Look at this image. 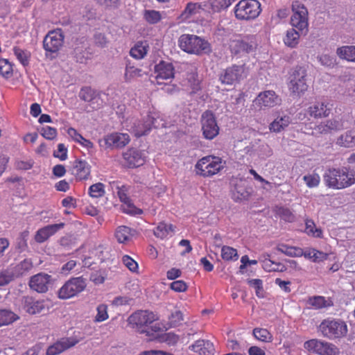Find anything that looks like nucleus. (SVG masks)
I'll use <instances>...</instances> for the list:
<instances>
[{"label": "nucleus", "mask_w": 355, "mask_h": 355, "mask_svg": "<svg viewBox=\"0 0 355 355\" xmlns=\"http://www.w3.org/2000/svg\"><path fill=\"white\" fill-rule=\"evenodd\" d=\"M326 185L334 189H343L355 184V166H343L328 169L324 175Z\"/></svg>", "instance_id": "1"}, {"label": "nucleus", "mask_w": 355, "mask_h": 355, "mask_svg": "<svg viewBox=\"0 0 355 355\" xmlns=\"http://www.w3.org/2000/svg\"><path fill=\"white\" fill-rule=\"evenodd\" d=\"M226 162L221 157L207 155L200 159L195 166L196 174L204 178L212 177L224 169Z\"/></svg>", "instance_id": "2"}, {"label": "nucleus", "mask_w": 355, "mask_h": 355, "mask_svg": "<svg viewBox=\"0 0 355 355\" xmlns=\"http://www.w3.org/2000/svg\"><path fill=\"white\" fill-rule=\"evenodd\" d=\"M178 46L183 51L199 55L210 51L209 43L205 39L191 34H183L178 39Z\"/></svg>", "instance_id": "3"}, {"label": "nucleus", "mask_w": 355, "mask_h": 355, "mask_svg": "<svg viewBox=\"0 0 355 355\" xmlns=\"http://www.w3.org/2000/svg\"><path fill=\"white\" fill-rule=\"evenodd\" d=\"M235 17L240 21H250L259 17L261 3L257 0H241L234 7Z\"/></svg>", "instance_id": "4"}, {"label": "nucleus", "mask_w": 355, "mask_h": 355, "mask_svg": "<svg viewBox=\"0 0 355 355\" xmlns=\"http://www.w3.org/2000/svg\"><path fill=\"white\" fill-rule=\"evenodd\" d=\"M318 329L322 335L329 339L341 338L347 333V325L340 319L324 320Z\"/></svg>", "instance_id": "5"}, {"label": "nucleus", "mask_w": 355, "mask_h": 355, "mask_svg": "<svg viewBox=\"0 0 355 355\" xmlns=\"http://www.w3.org/2000/svg\"><path fill=\"white\" fill-rule=\"evenodd\" d=\"M113 192H116L120 201L122 202L121 209L128 214L136 216L142 214V209L137 208L128 196L129 187L117 181L110 182Z\"/></svg>", "instance_id": "6"}, {"label": "nucleus", "mask_w": 355, "mask_h": 355, "mask_svg": "<svg viewBox=\"0 0 355 355\" xmlns=\"http://www.w3.org/2000/svg\"><path fill=\"white\" fill-rule=\"evenodd\" d=\"M87 286L86 279L82 277H73L67 281L58 291L61 300H68L77 296Z\"/></svg>", "instance_id": "7"}, {"label": "nucleus", "mask_w": 355, "mask_h": 355, "mask_svg": "<svg viewBox=\"0 0 355 355\" xmlns=\"http://www.w3.org/2000/svg\"><path fill=\"white\" fill-rule=\"evenodd\" d=\"M257 46V37L254 35L236 37L230 40V48L232 53L244 54L253 52Z\"/></svg>", "instance_id": "8"}, {"label": "nucleus", "mask_w": 355, "mask_h": 355, "mask_svg": "<svg viewBox=\"0 0 355 355\" xmlns=\"http://www.w3.org/2000/svg\"><path fill=\"white\" fill-rule=\"evenodd\" d=\"M306 71L302 67H296L289 77L288 89L293 94L300 96L308 89L306 84Z\"/></svg>", "instance_id": "9"}, {"label": "nucleus", "mask_w": 355, "mask_h": 355, "mask_svg": "<svg viewBox=\"0 0 355 355\" xmlns=\"http://www.w3.org/2000/svg\"><path fill=\"white\" fill-rule=\"evenodd\" d=\"M293 15L291 17L292 26L297 28L302 33L306 32L308 28V12L304 6L298 1L292 3Z\"/></svg>", "instance_id": "10"}, {"label": "nucleus", "mask_w": 355, "mask_h": 355, "mask_svg": "<svg viewBox=\"0 0 355 355\" xmlns=\"http://www.w3.org/2000/svg\"><path fill=\"white\" fill-rule=\"evenodd\" d=\"M304 347L308 352L319 355H338V349L334 345L318 339L306 341Z\"/></svg>", "instance_id": "11"}, {"label": "nucleus", "mask_w": 355, "mask_h": 355, "mask_svg": "<svg viewBox=\"0 0 355 355\" xmlns=\"http://www.w3.org/2000/svg\"><path fill=\"white\" fill-rule=\"evenodd\" d=\"M157 320V315L153 312L139 311L130 315L128 322L133 328H137L141 332L143 328L148 327Z\"/></svg>", "instance_id": "12"}, {"label": "nucleus", "mask_w": 355, "mask_h": 355, "mask_svg": "<svg viewBox=\"0 0 355 355\" xmlns=\"http://www.w3.org/2000/svg\"><path fill=\"white\" fill-rule=\"evenodd\" d=\"M247 75L248 71L244 65H233L221 73L220 80L223 84L234 85L246 78Z\"/></svg>", "instance_id": "13"}, {"label": "nucleus", "mask_w": 355, "mask_h": 355, "mask_svg": "<svg viewBox=\"0 0 355 355\" xmlns=\"http://www.w3.org/2000/svg\"><path fill=\"white\" fill-rule=\"evenodd\" d=\"M130 138L128 134L112 132L99 140V144L106 148H122L129 144Z\"/></svg>", "instance_id": "14"}, {"label": "nucleus", "mask_w": 355, "mask_h": 355, "mask_svg": "<svg viewBox=\"0 0 355 355\" xmlns=\"http://www.w3.org/2000/svg\"><path fill=\"white\" fill-rule=\"evenodd\" d=\"M83 339L80 333L68 338H63L50 345L46 352V355H58L66 349L73 347Z\"/></svg>", "instance_id": "15"}, {"label": "nucleus", "mask_w": 355, "mask_h": 355, "mask_svg": "<svg viewBox=\"0 0 355 355\" xmlns=\"http://www.w3.org/2000/svg\"><path fill=\"white\" fill-rule=\"evenodd\" d=\"M202 134L207 139H213L219 132L216 117L210 111H206L201 117Z\"/></svg>", "instance_id": "16"}, {"label": "nucleus", "mask_w": 355, "mask_h": 355, "mask_svg": "<svg viewBox=\"0 0 355 355\" xmlns=\"http://www.w3.org/2000/svg\"><path fill=\"white\" fill-rule=\"evenodd\" d=\"M121 164L127 168H133L144 165L146 156L144 151L136 148H128L122 154Z\"/></svg>", "instance_id": "17"}, {"label": "nucleus", "mask_w": 355, "mask_h": 355, "mask_svg": "<svg viewBox=\"0 0 355 355\" xmlns=\"http://www.w3.org/2000/svg\"><path fill=\"white\" fill-rule=\"evenodd\" d=\"M64 35L60 29L50 31L44 40V48L48 53H57L62 46Z\"/></svg>", "instance_id": "18"}, {"label": "nucleus", "mask_w": 355, "mask_h": 355, "mask_svg": "<svg viewBox=\"0 0 355 355\" xmlns=\"http://www.w3.org/2000/svg\"><path fill=\"white\" fill-rule=\"evenodd\" d=\"M159 117L156 113H150L144 117L142 121H139L132 127V132L136 137H141L147 134L153 127H157Z\"/></svg>", "instance_id": "19"}, {"label": "nucleus", "mask_w": 355, "mask_h": 355, "mask_svg": "<svg viewBox=\"0 0 355 355\" xmlns=\"http://www.w3.org/2000/svg\"><path fill=\"white\" fill-rule=\"evenodd\" d=\"M259 107H273L281 103L280 97L272 90H266L260 92L254 101Z\"/></svg>", "instance_id": "20"}, {"label": "nucleus", "mask_w": 355, "mask_h": 355, "mask_svg": "<svg viewBox=\"0 0 355 355\" xmlns=\"http://www.w3.org/2000/svg\"><path fill=\"white\" fill-rule=\"evenodd\" d=\"M51 280V275L40 272L31 277L29 281V286L37 293H46L49 289V285Z\"/></svg>", "instance_id": "21"}, {"label": "nucleus", "mask_w": 355, "mask_h": 355, "mask_svg": "<svg viewBox=\"0 0 355 355\" xmlns=\"http://www.w3.org/2000/svg\"><path fill=\"white\" fill-rule=\"evenodd\" d=\"M333 106L331 101L323 100L310 106L308 112L311 116L314 118L326 117L330 114Z\"/></svg>", "instance_id": "22"}, {"label": "nucleus", "mask_w": 355, "mask_h": 355, "mask_svg": "<svg viewBox=\"0 0 355 355\" xmlns=\"http://www.w3.org/2000/svg\"><path fill=\"white\" fill-rule=\"evenodd\" d=\"M157 83L162 84V80L171 79L174 77V68L171 63L161 61L155 67Z\"/></svg>", "instance_id": "23"}, {"label": "nucleus", "mask_w": 355, "mask_h": 355, "mask_svg": "<svg viewBox=\"0 0 355 355\" xmlns=\"http://www.w3.org/2000/svg\"><path fill=\"white\" fill-rule=\"evenodd\" d=\"M47 302L46 300H35L32 297H26L24 309L29 314H39L49 309Z\"/></svg>", "instance_id": "24"}, {"label": "nucleus", "mask_w": 355, "mask_h": 355, "mask_svg": "<svg viewBox=\"0 0 355 355\" xmlns=\"http://www.w3.org/2000/svg\"><path fill=\"white\" fill-rule=\"evenodd\" d=\"M189 349L197 355H214L215 351L213 343L207 340H198Z\"/></svg>", "instance_id": "25"}, {"label": "nucleus", "mask_w": 355, "mask_h": 355, "mask_svg": "<svg viewBox=\"0 0 355 355\" xmlns=\"http://www.w3.org/2000/svg\"><path fill=\"white\" fill-rule=\"evenodd\" d=\"M64 224L63 223L49 225L43 228L38 230L35 235V240L37 243H43L50 236L56 233L58 230L63 228Z\"/></svg>", "instance_id": "26"}, {"label": "nucleus", "mask_w": 355, "mask_h": 355, "mask_svg": "<svg viewBox=\"0 0 355 355\" xmlns=\"http://www.w3.org/2000/svg\"><path fill=\"white\" fill-rule=\"evenodd\" d=\"M152 324L150 328L142 329L141 333H145L150 340H159L160 336L164 334V331L168 329V327L164 323L157 320Z\"/></svg>", "instance_id": "27"}, {"label": "nucleus", "mask_w": 355, "mask_h": 355, "mask_svg": "<svg viewBox=\"0 0 355 355\" xmlns=\"http://www.w3.org/2000/svg\"><path fill=\"white\" fill-rule=\"evenodd\" d=\"M203 10L202 6L198 3H187L185 9L180 16L181 21H191Z\"/></svg>", "instance_id": "28"}, {"label": "nucleus", "mask_w": 355, "mask_h": 355, "mask_svg": "<svg viewBox=\"0 0 355 355\" xmlns=\"http://www.w3.org/2000/svg\"><path fill=\"white\" fill-rule=\"evenodd\" d=\"M91 166L83 160L76 161L73 166V174L79 180H87L90 177Z\"/></svg>", "instance_id": "29"}, {"label": "nucleus", "mask_w": 355, "mask_h": 355, "mask_svg": "<svg viewBox=\"0 0 355 355\" xmlns=\"http://www.w3.org/2000/svg\"><path fill=\"white\" fill-rule=\"evenodd\" d=\"M184 89L191 94H196L200 90V81L196 73L188 75L183 84Z\"/></svg>", "instance_id": "30"}, {"label": "nucleus", "mask_w": 355, "mask_h": 355, "mask_svg": "<svg viewBox=\"0 0 355 355\" xmlns=\"http://www.w3.org/2000/svg\"><path fill=\"white\" fill-rule=\"evenodd\" d=\"M133 234V230L130 227L121 225L116 229L114 237L118 243L126 244L131 241Z\"/></svg>", "instance_id": "31"}, {"label": "nucleus", "mask_w": 355, "mask_h": 355, "mask_svg": "<svg viewBox=\"0 0 355 355\" xmlns=\"http://www.w3.org/2000/svg\"><path fill=\"white\" fill-rule=\"evenodd\" d=\"M290 123L291 119L288 116H277L270 123L269 130L273 132H279L288 127Z\"/></svg>", "instance_id": "32"}, {"label": "nucleus", "mask_w": 355, "mask_h": 355, "mask_svg": "<svg viewBox=\"0 0 355 355\" xmlns=\"http://www.w3.org/2000/svg\"><path fill=\"white\" fill-rule=\"evenodd\" d=\"M300 41V33L294 28H289L286 31L283 38L284 44L290 48H295Z\"/></svg>", "instance_id": "33"}, {"label": "nucleus", "mask_w": 355, "mask_h": 355, "mask_svg": "<svg viewBox=\"0 0 355 355\" xmlns=\"http://www.w3.org/2000/svg\"><path fill=\"white\" fill-rule=\"evenodd\" d=\"M338 56L343 60L355 62V46H343L336 50Z\"/></svg>", "instance_id": "34"}, {"label": "nucleus", "mask_w": 355, "mask_h": 355, "mask_svg": "<svg viewBox=\"0 0 355 355\" xmlns=\"http://www.w3.org/2000/svg\"><path fill=\"white\" fill-rule=\"evenodd\" d=\"M337 144L345 148L355 146V130L347 131L337 139Z\"/></svg>", "instance_id": "35"}, {"label": "nucleus", "mask_w": 355, "mask_h": 355, "mask_svg": "<svg viewBox=\"0 0 355 355\" xmlns=\"http://www.w3.org/2000/svg\"><path fill=\"white\" fill-rule=\"evenodd\" d=\"M307 304L315 309H319L331 306L332 302L322 296H313L309 298Z\"/></svg>", "instance_id": "36"}, {"label": "nucleus", "mask_w": 355, "mask_h": 355, "mask_svg": "<svg viewBox=\"0 0 355 355\" xmlns=\"http://www.w3.org/2000/svg\"><path fill=\"white\" fill-rule=\"evenodd\" d=\"M277 250L284 254L291 257H302V248L295 246H290L286 244L279 243Z\"/></svg>", "instance_id": "37"}, {"label": "nucleus", "mask_w": 355, "mask_h": 355, "mask_svg": "<svg viewBox=\"0 0 355 355\" xmlns=\"http://www.w3.org/2000/svg\"><path fill=\"white\" fill-rule=\"evenodd\" d=\"M19 319V315L13 311L8 309H0V327L9 325Z\"/></svg>", "instance_id": "38"}, {"label": "nucleus", "mask_w": 355, "mask_h": 355, "mask_svg": "<svg viewBox=\"0 0 355 355\" xmlns=\"http://www.w3.org/2000/svg\"><path fill=\"white\" fill-rule=\"evenodd\" d=\"M173 232L174 227L172 225L166 224L165 223H159L154 230V234L158 238L165 239L168 236L171 235Z\"/></svg>", "instance_id": "39"}, {"label": "nucleus", "mask_w": 355, "mask_h": 355, "mask_svg": "<svg viewBox=\"0 0 355 355\" xmlns=\"http://www.w3.org/2000/svg\"><path fill=\"white\" fill-rule=\"evenodd\" d=\"M148 44L147 42H137L130 50V55L136 59L143 58L147 53Z\"/></svg>", "instance_id": "40"}, {"label": "nucleus", "mask_w": 355, "mask_h": 355, "mask_svg": "<svg viewBox=\"0 0 355 355\" xmlns=\"http://www.w3.org/2000/svg\"><path fill=\"white\" fill-rule=\"evenodd\" d=\"M144 17L148 23L156 24L165 17V14L155 10H146Z\"/></svg>", "instance_id": "41"}, {"label": "nucleus", "mask_w": 355, "mask_h": 355, "mask_svg": "<svg viewBox=\"0 0 355 355\" xmlns=\"http://www.w3.org/2000/svg\"><path fill=\"white\" fill-rule=\"evenodd\" d=\"M221 257L225 261H234L239 259V254L235 248L227 245H223L221 248Z\"/></svg>", "instance_id": "42"}, {"label": "nucleus", "mask_w": 355, "mask_h": 355, "mask_svg": "<svg viewBox=\"0 0 355 355\" xmlns=\"http://www.w3.org/2000/svg\"><path fill=\"white\" fill-rule=\"evenodd\" d=\"M235 0H208L209 4L214 12H220L230 7Z\"/></svg>", "instance_id": "43"}, {"label": "nucleus", "mask_w": 355, "mask_h": 355, "mask_svg": "<svg viewBox=\"0 0 355 355\" xmlns=\"http://www.w3.org/2000/svg\"><path fill=\"white\" fill-rule=\"evenodd\" d=\"M305 232L307 235L315 237L322 238V230L320 227H317L314 222L311 220H308L306 222Z\"/></svg>", "instance_id": "44"}, {"label": "nucleus", "mask_w": 355, "mask_h": 355, "mask_svg": "<svg viewBox=\"0 0 355 355\" xmlns=\"http://www.w3.org/2000/svg\"><path fill=\"white\" fill-rule=\"evenodd\" d=\"M33 267V263L31 259H26L21 261L18 265L15 267H11L14 269L15 277L22 275L26 272L29 271Z\"/></svg>", "instance_id": "45"}, {"label": "nucleus", "mask_w": 355, "mask_h": 355, "mask_svg": "<svg viewBox=\"0 0 355 355\" xmlns=\"http://www.w3.org/2000/svg\"><path fill=\"white\" fill-rule=\"evenodd\" d=\"M13 53L17 59L23 66L28 64L29 59L31 58V53L29 51L21 49L17 46H15L13 48Z\"/></svg>", "instance_id": "46"}, {"label": "nucleus", "mask_w": 355, "mask_h": 355, "mask_svg": "<svg viewBox=\"0 0 355 355\" xmlns=\"http://www.w3.org/2000/svg\"><path fill=\"white\" fill-rule=\"evenodd\" d=\"M253 335L256 339L261 342L270 343L272 340V334L266 329L255 328L253 330Z\"/></svg>", "instance_id": "47"}, {"label": "nucleus", "mask_w": 355, "mask_h": 355, "mask_svg": "<svg viewBox=\"0 0 355 355\" xmlns=\"http://www.w3.org/2000/svg\"><path fill=\"white\" fill-rule=\"evenodd\" d=\"M15 278L14 269L8 268L0 272V287L8 285Z\"/></svg>", "instance_id": "48"}, {"label": "nucleus", "mask_w": 355, "mask_h": 355, "mask_svg": "<svg viewBox=\"0 0 355 355\" xmlns=\"http://www.w3.org/2000/svg\"><path fill=\"white\" fill-rule=\"evenodd\" d=\"M108 307L105 304H98L96 307V315L94 317L96 322H101L108 319Z\"/></svg>", "instance_id": "49"}, {"label": "nucleus", "mask_w": 355, "mask_h": 355, "mask_svg": "<svg viewBox=\"0 0 355 355\" xmlns=\"http://www.w3.org/2000/svg\"><path fill=\"white\" fill-rule=\"evenodd\" d=\"M105 193V185L101 182L94 184L89 188V194L92 198H101L104 196Z\"/></svg>", "instance_id": "50"}, {"label": "nucleus", "mask_w": 355, "mask_h": 355, "mask_svg": "<svg viewBox=\"0 0 355 355\" xmlns=\"http://www.w3.org/2000/svg\"><path fill=\"white\" fill-rule=\"evenodd\" d=\"M249 196V192L240 184L236 185L232 190V197L236 201L246 200Z\"/></svg>", "instance_id": "51"}, {"label": "nucleus", "mask_w": 355, "mask_h": 355, "mask_svg": "<svg viewBox=\"0 0 355 355\" xmlns=\"http://www.w3.org/2000/svg\"><path fill=\"white\" fill-rule=\"evenodd\" d=\"M317 59L318 62L320 63V64L325 67L332 68L336 64V58L334 56L330 55L327 53H322L321 55H319L317 57Z\"/></svg>", "instance_id": "52"}, {"label": "nucleus", "mask_w": 355, "mask_h": 355, "mask_svg": "<svg viewBox=\"0 0 355 355\" xmlns=\"http://www.w3.org/2000/svg\"><path fill=\"white\" fill-rule=\"evenodd\" d=\"M13 71L12 65L7 59H0V74L9 78L12 76Z\"/></svg>", "instance_id": "53"}, {"label": "nucleus", "mask_w": 355, "mask_h": 355, "mask_svg": "<svg viewBox=\"0 0 355 355\" xmlns=\"http://www.w3.org/2000/svg\"><path fill=\"white\" fill-rule=\"evenodd\" d=\"M303 180L309 188H313L319 185L320 177L318 173H309L304 175Z\"/></svg>", "instance_id": "54"}, {"label": "nucleus", "mask_w": 355, "mask_h": 355, "mask_svg": "<svg viewBox=\"0 0 355 355\" xmlns=\"http://www.w3.org/2000/svg\"><path fill=\"white\" fill-rule=\"evenodd\" d=\"M180 337L173 332L164 333L160 336L159 342L166 343L168 345H175L179 341Z\"/></svg>", "instance_id": "55"}, {"label": "nucleus", "mask_w": 355, "mask_h": 355, "mask_svg": "<svg viewBox=\"0 0 355 355\" xmlns=\"http://www.w3.org/2000/svg\"><path fill=\"white\" fill-rule=\"evenodd\" d=\"M143 72L141 69L134 66H128L125 69V78L126 80H131L137 77L141 76Z\"/></svg>", "instance_id": "56"}, {"label": "nucleus", "mask_w": 355, "mask_h": 355, "mask_svg": "<svg viewBox=\"0 0 355 355\" xmlns=\"http://www.w3.org/2000/svg\"><path fill=\"white\" fill-rule=\"evenodd\" d=\"M248 284L254 290L256 295L259 298L264 297V291L263 288L262 281L259 279H252L248 280Z\"/></svg>", "instance_id": "57"}, {"label": "nucleus", "mask_w": 355, "mask_h": 355, "mask_svg": "<svg viewBox=\"0 0 355 355\" xmlns=\"http://www.w3.org/2000/svg\"><path fill=\"white\" fill-rule=\"evenodd\" d=\"M122 262L123 265L128 268L132 272H138L139 266L132 257L128 255H123L122 257Z\"/></svg>", "instance_id": "58"}, {"label": "nucleus", "mask_w": 355, "mask_h": 355, "mask_svg": "<svg viewBox=\"0 0 355 355\" xmlns=\"http://www.w3.org/2000/svg\"><path fill=\"white\" fill-rule=\"evenodd\" d=\"M283 268L284 266L282 264L272 261L270 259L263 260V268L266 271H282Z\"/></svg>", "instance_id": "59"}, {"label": "nucleus", "mask_w": 355, "mask_h": 355, "mask_svg": "<svg viewBox=\"0 0 355 355\" xmlns=\"http://www.w3.org/2000/svg\"><path fill=\"white\" fill-rule=\"evenodd\" d=\"M41 135L46 139L53 140L58 135L57 130L49 125H44L41 129Z\"/></svg>", "instance_id": "60"}, {"label": "nucleus", "mask_w": 355, "mask_h": 355, "mask_svg": "<svg viewBox=\"0 0 355 355\" xmlns=\"http://www.w3.org/2000/svg\"><path fill=\"white\" fill-rule=\"evenodd\" d=\"M272 154V149L267 144H262L257 150V155L261 159H266Z\"/></svg>", "instance_id": "61"}, {"label": "nucleus", "mask_w": 355, "mask_h": 355, "mask_svg": "<svg viewBox=\"0 0 355 355\" xmlns=\"http://www.w3.org/2000/svg\"><path fill=\"white\" fill-rule=\"evenodd\" d=\"M95 92L90 87L83 88L79 94L80 98L85 101H91L95 99Z\"/></svg>", "instance_id": "62"}, {"label": "nucleus", "mask_w": 355, "mask_h": 355, "mask_svg": "<svg viewBox=\"0 0 355 355\" xmlns=\"http://www.w3.org/2000/svg\"><path fill=\"white\" fill-rule=\"evenodd\" d=\"M53 155L64 161L67 158V148L63 144H59L57 150L53 153Z\"/></svg>", "instance_id": "63"}, {"label": "nucleus", "mask_w": 355, "mask_h": 355, "mask_svg": "<svg viewBox=\"0 0 355 355\" xmlns=\"http://www.w3.org/2000/svg\"><path fill=\"white\" fill-rule=\"evenodd\" d=\"M313 262L320 263L327 259L329 254L324 252L320 251L315 248H313Z\"/></svg>", "instance_id": "64"}]
</instances>
